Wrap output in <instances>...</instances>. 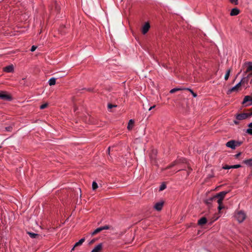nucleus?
<instances>
[{
	"mask_svg": "<svg viewBox=\"0 0 252 252\" xmlns=\"http://www.w3.org/2000/svg\"><path fill=\"white\" fill-rule=\"evenodd\" d=\"M243 67L245 70L242 79L235 87L231 88L228 91L227 94H230V93L233 92L238 91L242 85L248 84L250 79H251L250 83H252V63H245Z\"/></svg>",
	"mask_w": 252,
	"mask_h": 252,
	"instance_id": "1",
	"label": "nucleus"
},
{
	"mask_svg": "<svg viewBox=\"0 0 252 252\" xmlns=\"http://www.w3.org/2000/svg\"><path fill=\"white\" fill-rule=\"evenodd\" d=\"M228 191H222L219 192V193L217 194L214 197L210 199L209 200L207 201L206 202L207 203H210L211 201L217 200L218 203H222V200L225 197V196L226 194H227Z\"/></svg>",
	"mask_w": 252,
	"mask_h": 252,
	"instance_id": "2",
	"label": "nucleus"
},
{
	"mask_svg": "<svg viewBox=\"0 0 252 252\" xmlns=\"http://www.w3.org/2000/svg\"><path fill=\"white\" fill-rule=\"evenodd\" d=\"M246 214L243 211H238L235 214V218L240 222L241 223L246 218Z\"/></svg>",
	"mask_w": 252,
	"mask_h": 252,
	"instance_id": "3",
	"label": "nucleus"
},
{
	"mask_svg": "<svg viewBox=\"0 0 252 252\" xmlns=\"http://www.w3.org/2000/svg\"><path fill=\"white\" fill-rule=\"evenodd\" d=\"M0 98L4 101H10L11 97L10 95L8 94L5 92H0Z\"/></svg>",
	"mask_w": 252,
	"mask_h": 252,
	"instance_id": "4",
	"label": "nucleus"
},
{
	"mask_svg": "<svg viewBox=\"0 0 252 252\" xmlns=\"http://www.w3.org/2000/svg\"><path fill=\"white\" fill-rule=\"evenodd\" d=\"M247 118H248V113H247L238 114L236 116V120H243Z\"/></svg>",
	"mask_w": 252,
	"mask_h": 252,
	"instance_id": "5",
	"label": "nucleus"
},
{
	"mask_svg": "<svg viewBox=\"0 0 252 252\" xmlns=\"http://www.w3.org/2000/svg\"><path fill=\"white\" fill-rule=\"evenodd\" d=\"M225 146L229 148H231V149H235V140H231L225 144Z\"/></svg>",
	"mask_w": 252,
	"mask_h": 252,
	"instance_id": "6",
	"label": "nucleus"
},
{
	"mask_svg": "<svg viewBox=\"0 0 252 252\" xmlns=\"http://www.w3.org/2000/svg\"><path fill=\"white\" fill-rule=\"evenodd\" d=\"M14 65L13 64L9 65L3 68V71L6 72H12L14 71Z\"/></svg>",
	"mask_w": 252,
	"mask_h": 252,
	"instance_id": "7",
	"label": "nucleus"
},
{
	"mask_svg": "<svg viewBox=\"0 0 252 252\" xmlns=\"http://www.w3.org/2000/svg\"><path fill=\"white\" fill-rule=\"evenodd\" d=\"M150 28V26L149 23H146L142 28V32L143 34H145L148 32L149 30V28Z\"/></svg>",
	"mask_w": 252,
	"mask_h": 252,
	"instance_id": "8",
	"label": "nucleus"
},
{
	"mask_svg": "<svg viewBox=\"0 0 252 252\" xmlns=\"http://www.w3.org/2000/svg\"><path fill=\"white\" fill-rule=\"evenodd\" d=\"M102 249V243H100L97 245V246L95 247L94 249H93L91 252H100Z\"/></svg>",
	"mask_w": 252,
	"mask_h": 252,
	"instance_id": "9",
	"label": "nucleus"
},
{
	"mask_svg": "<svg viewBox=\"0 0 252 252\" xmlns=\"http://www.w3.org/2000/svg\"><path fill=\"white\" fill-rule=\"evenodd\" d=\"M163 205V202H159L156 203L155 205V209L158 211H160L161 210Z\"/></svg>",
	"mask_w": 252,
	"mask_h": 252,
	"instance_id": "10",
	"label": "nucleus"
},
{
	"mask_svg": "<svg viewBox=\"0 0 252 252\" xmlns=\"http://www.w3.org/2000/svg\"><path fill=\"white\" fill-rule=\"evenodd\" d=\"M85 240V238H82L80 240H79L78 242L75 243V244L74 247L72 248L71 251L74 250V249L75 248V247L81 246V245L83 244V243L84 242Z\"/></svg>",
	"mask_w": 252,
	"mask_h": 252,
	"instance_id": "11",
	"label": "nucleus"
},
{
	"mask_svg": "<svg viewBox=\"0 0 252 252\" xmlns=\"http://www.w3.org/2000/svg\"><path fill=\"white\" fill-rule=\"evenodd\" d=\"M248 101H251L252 103V94L251 95H246L245 96L244 99L243 101V103L244 104Z\"/></svg>",
	"mask_w": 252,
	"mask_h": 252,
	"instance_id": "12",
	"label": "nucleus"
},
{
	"mask_svg": "<svg viewBox=\"0 0 252 252\" xmlns=\"http://www.w3.org/2000/svg\"><path fill=\"white\" fill-rule=\"evenodd\" d=\"M207 220L206 217L201 218L200 220H198V224L200 225H203L206 223Z\"/></svg>",
	"mask_w": 252,
	"mask_h": 252,
	"instance_id": "13",
	"label": "nucleus"
},
{
	"mask_svg": "<svg viewBox=\"0 0 252 252\" xmlns=\"http://www.w3.org/2000/svg\"><path fill=\"white\" fill-rule=\"evenodd\" d=\"M240 13V10L238 8H233L231 9L230 15L231 16H233V15H237L239 14Z\"/></svg>",
	"mask_w": 252,
	"mask_h": 252,
	"instance_id": "14",
	"label": "nucleus"
},
{
	"mask_svg": "<svg viewBox=\"0 0 252 252\" xmlns=\"http://www.w3.org/2000/svg\"><path fill=\"white\" fill-rule=\"evenodd\" d=\"M248 126L249 128L247 129L246 132L248 133V134L252 135V122L249 124Z\"/></svg>",
	"mask_w": 252,
	"mask_h": 252,
	"instance_id": "15",
	"label": "nucleus"
},
{
	"mask_svg": "<svg viewBox=\"0 0 252 252\" xmlns=\"http://www.w3.org/2000/svg\"><path fill=\"white\" fill-rule=\"evenodd\" d=\"M134 124V121L133 120H130L127 126V128L130 130V129H131L132 127H133Z\"/></svg>",
	"mask_w": 252,
	"mask_h": 252,
	"instance_id": "16",
	"label": "nucleus"
},
{
	"mask_svg": "<svg viewBox=\"0 0 252 252\" xmlns=\"http://www.w3.org/2000/svg\"><path fill=\"white\" fill-rule=\"evenodd\" d=\"M185 89V88H173V89H172L170 91V93H174L176 92H177V91H183Z\"/></svg>",
	"mask_w": 252,
	"mask_h": 252,
	"instance_id": "17",
	"label": "nucleus"
},
{
	"mask_svg": "<svg viewBox=\"0 0 252 252\" xmlns=\"http://www.w3.org/2000/svg\"><path fill=\"white\" fill-rule=\"evenodd\" d=\"M101 231H102L101 227H98V228L95 229L94 230V231L93 232L91 233V234L92 236H94V235L98 234V233L101 232Z\"/></svg>",
	"mask_w": 252,
	"mask_h": 252,
	"instance_id": "18",
	"label": "nucleus"
},
{
	"mask_svg": "<svg viewBox=\"0 0 252 252\" xmlns=\"http://www.w3.org/2000/svg\"><path fill=\"white\" fill-rule=\"evenodd\" d=\"M28 234L32 238H36L39 236L38 234L34 233V232H28Z\"/></svg>",
	"mask_w": 252,
	"mask_h": 252,
	"instance_id": "19",
	"label": "nucleus"
},
{
	"mask_svg": "<svg viewBox=\"0 0 252 252\" xmlns=\"http://www.w3.org/2000/svg\"><path fill=\"white\" fill-rule=\"evenodd\" d=\"M49 85H50L51 86H52V85H54L56 84V78H54V77L51 78L49 79Z\"/></svg>",
	"mask_w": 252,
	"mask_h": 252,
	"instance_id": "20",
	"label": "nucleus"
},
{
	"mask_svg": "<svg viewBox=\"0 0 252 252\" xmlns=\"http://www.w3.org/2000/svg\"><path fill=\"white\" fill-rule=\"evenodd\" d=\"M230 72H231V69H228L227 70V71H226V72L225 73V75L224 76V79H225V80H227L228 79Z\"/></svg>",
	"mask_w": 252,
	"mask_h": 252,
	"instance_id": "21",
	"label": "nucleus"
},
{
	"mask_svg": "<svg viewBox=\"0 0 252 252\" xmlns=\"http://www.w3.org/2000/svg\"><path fill=\"white\" fill-rule=\"evenodd\" d=\"M184 90H187V91H189L190 92V93L192 94L193 95V96L194 97H196V96H197V94H196V93H194V92H193L192 90H191V89L188 88H185Z\"/></svg>",
	"mask_w": 252,
	"mask_h": 252,
	"instance_id": "22",
	"label": "nucleus"
},
{
	"mask_svg": "<svg viewBox=\"0 0 252 252\" xmlns=\"http://www.w3.org/2000/svg\"><path fill=\"white\" fill-rule=\"evenodd\" d=\"M244 163L248 165L252 166V158L244 160Z\"/></svg>",
	"mask_w": 252,
	"mask_h": 252,
	"instance_id": "23",
	"label": "nucleus"
},
{
	"mask_svg": "<svg viewBox=\"0 0 252 252\" xmlns=\"http://www.w3.org/2000/svg\"><path fill=\"white\" fill-rule=\"evenodd\" d=\"M54 6L55 7V11L57 12H58L60 10V6L58 5V4L56 2H54Z\"/></svg>",
	"mask_w": 252,
	"mask_h": 252,
	"instance_id": "24",
	"label": "nucleus"
},
{
	"mask_svg": "<svg viewBox=\"0 0 252 252\" xmlns=\"http://www.w3.org/2000/svg\"><path fill=\"white\" fill-rule=\"evenodd\" d=\"M98 188V184L95 182V181H94L92 184V188L93 190H96V189Z\"/></svg>",
	"mask_w": 252,
	"mask_h": 252,
	"instance_id": "25",
	"label": "nucleus"
},
{
	"mask_svg": "<svg viewBox=\"0 0 252 252\" xmlns=\"http://www.w3.org/2000/svg\"><path fill=\"white\" fill-rule=\"evenodd\" d=\"M48 104L47 103H43L42 105L40 106V109H45L48 106Z\"/></svg>",
	"mask_w": 252,
	"mask_h": 252,
	"instance_id": "26",
	"label": "nucleus"
},
{
	"mask_svg": "<svg viewBox=\"0 0 252 252\" xmlns=\"http://www.w3.org/2000/svg\"><path fill=\"white\" fill-rule=\"evenodd\" d=\"M107 107H108V109H112V108L117 107V105H116L111 104V103H108V105H107Z\"/></svg>",
	"mask_w": 252,
	"mask_h": 252,
	"instance_id": "27",
	"label": "nucleus"
},
{
	"mask_svg": "<svg viewBox=\"0 0 252 252\" xmlns=\"http://www.w3.org/2000/svg\"><path fill=\"white\" fill-rule=\"evenodd\" d=\"M242 143V142L236 141V140H235V148H236V147H238V146H241Z\"/></svg>",
	"mask_w": 252,
	"mask_h": 252,
	"instance_id": "28",
	"label": "nucleus"
},
{
	"mask_svg": "<svg viewBox=\"0 0 252 252\" xmlns=\"http://www.w3.org/2000/svg\"><path fill=\"white\" fill-rule=\"evenodd\" d=\"M166 187L165 184H161L159 188V190H164V189L166 188Z\"/></svg>",
	"mask_w": 252,
	"mask_h": 252,
	"instance_id": "29",
	"label": "nucleus"
},
{
	"mask_svg": "<svg viewBox=\"0 0 252 252\" xmlns=\"http://www.w3.org/2000/svg\"><path fill=\"white\" fill-rule=\"evenodd\" d=\"M241 165L240 164H236L234 165H231V168H239Z\"/></svg>",
	"mask_w": 252,
	"mask_h": 252,
	"instance_id": "30",
	"label": "nucleus"
},
{
	"mask_svg": "<svg viewBox=\"0 0 252 252\" xmlns=\"http://www.w3.org/2000/svg\"><path fill=\"white\" fill-rule=\"evenodd\" d=\"M109 228H110V226H109V225H104V226L101 227L102 231H103V230L108 229Z\"/></svg>",
	"mask_w": 252,
	"mask_h": 252,
	"instance_id": "31",
	"label": "nucleus"
},
{
	"mask_svg": "<svg viewBox=\"0 0 252 252\" xmlns=\"http://www.w3.org/2000/svg\"><path fill=\"white\" fill-rule=\"evenodd\" d=\"M222 203H218V204H219V207H218L219 210H221L223 208V206H222Z\"/></svg>",
	"mask_w": 252,
	"mask_h": 252,
	"instance_id": "32",
	"label": "nucleus"
},
{
	"mask_svg": "<svg viewBox=\"0 0 252 252\" xmlns=\"http://www.w3.org/2000/svg\"><path fill=\"white\" fill-rule=\"evenodd\" d=\"M6 130L7 131H11L12 127V126H8L5 127Z\"/></svg>",
	"mask_w": 252,
	"mask_h": 252,
	"instance_id": "33",
	"label": "nucleus"
},
{
	"mask_svg": "<svg viewBox=\"0 0 252 252\" xmlns=\"http://www.w3.org/2000/svg\"><path fill=\"white\" fill-rule=\"evenodd\" d=\"M230 1L232 3H234L235 4H238V0H230Z\"/></svg>",
	"mask_w": 252,
	"mask_h": 252,
	"instance_id": "34",
	"label": "nucleus"
},
{
	"mask_svg": "<svg viewBox=\"0 0 252 252\" xmlns=\"http://www.w3.org/2000/svg\"><path fill=\"white\" fill-rule=\"evenodd\" d=\"M37 48V46H32L31 48V51L32 52H33L35 50V49Z\"/></svg>",
	"mask_w": 252,
	"mask_h": 252,
	"instance_id": "35",
	"label": "nucleus"
},
{
	"mask_svg": "<svg viewBox=\"0 0 252 252\" xmlns=\"http://www.w3.org/2000/svg\"><path fill=\"white\" fill-rule=\"evenodd\" d=\"M177 164V162L176 161H174V162H173L172 164H171L169 166H168V168H171V167H172L173 166H174L175 165H176Z\"/></svg>",
	"mask_w": 252,
	"mask_h": 252,
	"instance_id": "36",
	"label": "nucleus"
},
{
	"mask_svg": "<svg viewBox=\"0 0 252 252\" xmlns=\"http://www.w3.org/2000/svg\"><path fill=\"white\" fill-rule=\"evenodd\" d=\"M223 168L225 169H231L232 168V167H231V165H225L224 166H223Z\"/></svg>",
	"mask_w": 252,
	"mask_h": 252,
	"instance_id": "37",
	"label": "nucleus"
},
{
	"mask_svg": "<svg viewBox=\"0 0 252 252\" xmlns=\"http://www.w3.org/2000/svg\"><path fill=\"white\" fill-rule=\"evenodd\" d=\"M250 113H248V117H251V116H252V108H251L250 110Z\"/></svg>",
	"mask_w": 252,
	"mask_h": 252,
	"instance_id": "38",
	"label": "nucleus"
},
{
	"mask_svg": "<svg viewBox=\"0 0 252 252\" xmlns=\"http://www.w3.org/2000/svg\"><path fill=\"white\" fill-rule=\"evenodd\" d=\"M241 154V153H239L238 154L235 155V157L236 158H238Z\"/></svg>",
	"mask_w": 252,
	"mask_h": 252,
	"instance_id": "39",
	"label": "nucleus"
},
{
	"mask_svg": "<svg viewBox=\"0 0 252 252\" xmlns=\"http://www.w3.org/2000/svg\"><path fill=\"white\" fill-rule=\"evenodd\" d=\"M95 241V239H93V240L90 241L89 244H92L94 243Z\"/></svg>",
	"mask_w": 252,
	"mask_h": 252,
	"instance_id": "40",
	"label": "nucleus"
},
{
	"mask_svg": "<svg viewBox=\"0 0 252 252\" xmlns=\"http://www.w3.org/2000/svg\"><path fill=\"white\" fill-rule=\"evenodd\" d=\"M155 107H156V105H153V106H152L150 107V108H149V110H152L153 109H154V108H155Z\"/></svg>",
	"mask_w": 252,
	"mask_h": 252,
	"instance_id": "41",
	"label": "nucleus"
},
{
	"mask_svg": "<svg viewBox=\"0 0 252 252\" xmlns=\"http://www.w3.org/2000/svg\"><path fill=\"white\" fill-rule=\"evenodd\" d=\"M110 147H109L107 150V152L108 154L110 153Z\"/></svg>",
	"mask_w": 252,
	"mask_h": 252,
	"instance_id": "42",
	"label": "nucleus"
},
{
	"mask_svg": "<svg viewBox=\"0 0 252 252\" xmlns=\"http://www.w3.org/2000/svg\"><path fill=\"white\" fill-rule=\"evenodd\" d=\"M234 122V123L235 124H239V122L237 121V120H235Z\"/></svg>",
	"mask_w": 252,
	"mask_h": 252,
	"instance_id": "43",
	"label": "nucleus"
},
{
	"mask_svg": "<svg viewBox=\"0 0 252 252\" xmlns=\"http://www.w3.org/2000/svg\"><path fill=\"white\" fill-rule=\"evenodd\" d=\"M50 10L51 11V12H53V7H50Z\"/></svg>",
	"mask_w": 252,
	"mask_h": 252,
	"instance_id": "44",
	"label": "nucleus"
},
{
	"mask_svg": "<svg viewBox=\"0 0 252 252\" xmlns=\"http://www.w3.org/2000/svg\"><path fill=\"white\" fill-rule=\"evenodd\" d=\"M88 91H92V90H91V89L89 88V89H88Z\"/></svg>",
	"mask_w": 252,
	"mask_h": 252,
	"instance_id": "45",
	"label": "nucleus"
},
{
	"mask_svg": "<svg viewBox=\"0 0 252 252\" xmlns=\"http://www.w3.org/2000/svg\"><path fill=\"white\" fill-rule=\"evenodd\" d=\"M241 72H242V71H241L240 72H238V74H237V76L238 75H239V74Z\"/></svg>",
	"mask_w": 252,
	"mask_h": 252,
	"instance_id": "46",
	"label": "nucleus"
},
{
	"mask_svg": "<svg viewBox=\"0 0 252 252\" xmlns=\"http://www.w3.org/2000/svg\"><path fill=\"white\" fill-rule=\"evenodd\" d=\"M1 0H0V1H1Z\"/></svg>",
	"mask_w": 252,
	"mask_h": 252,
	"instance_id": "47",
	"label": "nucleus"
},
{
	"mask_svg": "<svg viewBox=\"0 0 252 252\" xmlns=\"http://www.w3.org/2000/svg\"><path fill=\"white\" fill-rule=\"evenodd\" d=\"M0 148H1V147L0 146Z\"/></svg>",
	"mask_w": 252,
	"mask_h": 252,
	"instance_id": "48",
	"label": "nucleus"
}]
</instances>
